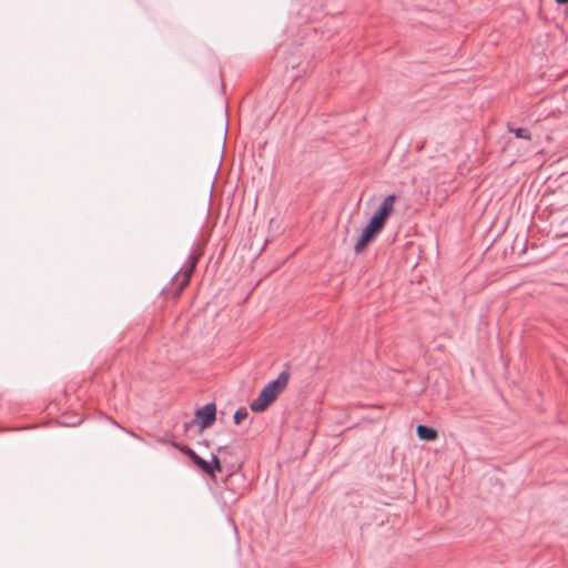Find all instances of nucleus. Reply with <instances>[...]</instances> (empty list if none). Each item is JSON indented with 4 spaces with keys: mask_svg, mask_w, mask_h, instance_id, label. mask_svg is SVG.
<instances>
[{
    "mask_svg": "<svg viewBox=\"0 0 568 568\" xmlns=\"http://www.w3.org/2000/svg\"><path fill=\"white\" fill-rule=\"evenodd\" d=\"M201 256V253L192 252L185 264L181 267L180 272L182 274V280L179 282L178 287L174 293V297L179 296L184 288L189 285L191 276L195 270L197 261Z\"/></svg>",
    "mask_w": 568,
    "mask_h": 568,
    "instance_id": "obj_1",
    "label": "nucleus"
},
{
    "mask_svg": "<svg viewBox=\"0 0 568 568\" xmlns=\"http://www.w3.org/2000/svg\"><path fill=\"white\" fill-rule=\"evenodd\" d=\"M396 200L397 196L395 194H389L385 196L378 209L371 217V220L381 225L382 227H384L387 219L394 211V204Z\"/></svg>",
    "mask_w": 568,
    "mask_h": 568,
    "instance_id": "obj_2",
    "label": "nucleus"
},
{
    "mask_svg": "<svg viewBox=\"0 0 568 568\" xmlns=\"http://www.w3.org/2000/svg\"><path fill=\"white\" fill-rule=\"evenodd\" d=\"M384 227L369 220L368 224L364 227L362 235L357 240L354 251L356 254H359L365 246L372 241Z\"/></svg>",
    "mask_w": 568,
    "mask_h": 568,
    "instance_id": "obj_3",
    "label": "nucleus"
},
{
    "mask_svg": "<svg viewBox=\"0 0 568 568\" xmlns=\"http://www.w3.org/2000/svg\"><path fill=\"white\" fill-rule=\"evenodd\" d=\"M277 395L267 386H264L258 396L251 403L250 408L255 413L264 412L273 402L277 399Z\"/></svg>",
    "mask_w": 568,
    "mask_h": 568,
    "instance_id": "obj_4",
    "label": "nucleus"
},
{
    "mask_svg": "<svg viewBox=\"0 0 568 568\" xmlns=\"http://www.w3.org/2000/svg\"><path fill=\"white\" fill-rule=\"evenodd\" d=\"M199 426L203 429L209 427L216 417V406L214 403H207L195 413Z\"/></svg>",
    "mask_w": 568,
    "mask_h": 568,
    "instance_id": "obj_5",
    "label": "nucleus"
},
{
    "mask_svg": "<svg viewBox=\"0 0 568 568\" xmlns=\"http://www.w3.org/2000/svg\"><path fill=\"white\" fill-rule=\"evenodd\" d=\"M290 379V373L287 371H283L280 373L277 378L271 381L265 386H267L273 393L277 396L286 388Z\"/></svg>",
    "mask_w": 568,
    "mask_h": 568,
    "instance_id": "obj_6",
    "label": "nucleus"
},
{
    "mask_svg": "<svg viewBox=\"0 0 568 568\" xmlns=\"http://www.w3.org/2000/svg\"><path fill=\"white\" fill-rule=\"evenodd\" d=\"M416 434L419 439L427 442L435 440L438 436V433L435 428L426 425H418L416 428Z\"/></svg>",
    "mask_w": 568,
    "mask_h": 568,
    "instance_id": "obj_7",
    "label": "nucleus"
},
{
    "mask_svg": "<svg viewBox=\"0 0 568 568\" xmlns=\"http://www.w3.org/2000/svg\"><path fill=\"white\" fill-rule=\"evenodd\" d=\"M209 466L211 469V474H209V475L212 477H214L215 471H221V463H220L217 455L212 454V458H211V462H209Z\"/></svg>",
    "mask_w": 568,
    "mask_h": 568,
    "instance_id": "obj_8",
    "label": "nucleus"
},
{
    "mask_svg": "<svg viewBox=\"0 0 568 568\" xmlns=\"http://www.w3.org/2000/svg\"><path fill=\"white\" fill-rule=\"evenodd\" d=\"M247 415H248L247 409L245 407H240L234 413L233 420L236 425H239L247 417Z\"/></svg>",
    "mask_w": 568,
    "mask_h": 568,
    "instance_id": "obj_9",
    "label": "nucleus"
},
{
    "mask_svg": "<svg viewBox=\"0 0 568 568\" xmlns=\"http://www.w3.org/2000/svg\"><path fill=\"white\" fill-rule=\"evenodd\" d=\"M193 463L205 474H211V469L209 466V462L203 459L201 456H196L193 460Z\"/></svg>",
    "mask_w": 568,
    "mask_h": 568,
    "instance_id": "obj_10",
    "label": "nucleus"
},
{
    "mask_svg": "<svg viewBox=\"0 0 568 568\" xmlns=\"http://www.w3.org/2000/svg\"><path fill=\"white\" fill-rule=\"evenodd\" d=\"M516 138H519V139H525V140H530L531 139V133L528 129L526 128H517L515 130H511Z\"/></svg>",
    "mask_w": 568,
    "mask_h": 568,
    "instance_id": "obj_11",
    "label": "nucleus"
},
{
    "mask_svg": "<svg viewBox=\"0 0 568 568\" xmlns=\"http://www.w3.org/2000/svg\"><path fill=\"white\" fill-rule=\"evenodd\" d=\"M181 452H182L185 456H187L192 462H193V460H194V458L197 456V454H196L193 449H191L190 447H186V446H185V447H183V448H181Z\"/></svg>",
    "mask_w": 568,
    "mask_h": 568,
    "instance_id": "obj_12",
    "label": "nucleus"
},
{
    "mask_svg": "<svg viewBox=\"0 0 568 568\" xmlns=\"http://www.w3.org/2000/svg\"><path fill=\"white\" fill-rule=\"evenodd\" d=\"M125 432H126L128 434H130L131 436L139 438V436H136L133 432H130V430H126V429H125Z\"/></svg>",
    "mask_w": 568,
    "mask_h": 568,
    "instance_id": "obj_13",
    "label": "nucleus"
},
{
    "mask_svg": "<svg viewBox=\"0 0 568 568\" xmlns=\"http://www.w3.org/2000/svg\"><path fill=\"white\" fill-rule=\"evenodd\" d=\"M557 3L561 4V3H566L568 2V0H556Z\"/></svg>",
    "mask_w": 568,
    "mask_h": 568,
    "instance_id": "obj_14",
    "label": "nucleus"
},
{
    "mask_svg": "<svg viewBox=\"0 0 568 568\" xmlns=\"http://www.w3.org/2000/svg\"><path fill=\"white\" fill-rule=\"evenodd\" d=\"M112 423H113L115 426L121 427V426L116 423V420L112 419Z\"/></svg>",
    "mask_w": 568,
    "mask_h": 568,
    "instance_id": "obj_15",
    "label": "nucleus"
},
{
    "mask_svg": "<svg viewBox=\"0 0 568 568\" xmlns=\"http://www.w3.org/2000/svg\"><path fill=\"white\" fill-rule=\"evenodd\" d=\"M178 277V274H174V276L172 277V281H175Z\"/></svg>",
    "mask_w": 568,
    "mask_h": 568,
    "instance_id": "obj_16",
    "label": "nucleus"
},
{
    "mask_svg": "<svg viewBox=\"0 0 568 568\" xmlns=\"http://www.w3.org/2000/svg\"><path fill=\"white\" fill-rule=\"evenodd\" d=\"M178 277V274H174V276L172 277V281H175Z\"/></svg>",
    "mask_w": 568,
    "mask_h": 568,
    "instance_id": "obj_17",
    "label": "nucleus"
},
{
    "mask_svg": "<svg viewBox=\"0 0 568 568\" xmlns=\"http://www.w3.org/2000/svg\"><path fill=\"white\" fill-rule=\"evenodd\" d=\"M178 277V274H174V276L172 277V281H175Z\"/></svg>",
    "mask_w": 568,
    "mask_h": 568,
    "instance_id": "obj_18",
    "label": "nucleus"
},
{
    "mask_svg": "<svg viewBox=\"0 0 568 568\" xmlns=\"http://www.w3.org/2000/svg\"><path fill=\"white\" fill-rule=\"evenodd\" d=\"M80 423H81V419H80L79 422H77V423H73L72 425H73V426H77V425H78V424H80Z\"/></svg>",
    "mask_w": 568,
    "mask_h": 568,
    "instance_id": "obj_19",
    "label": "nucleus"
}]
</instances>
